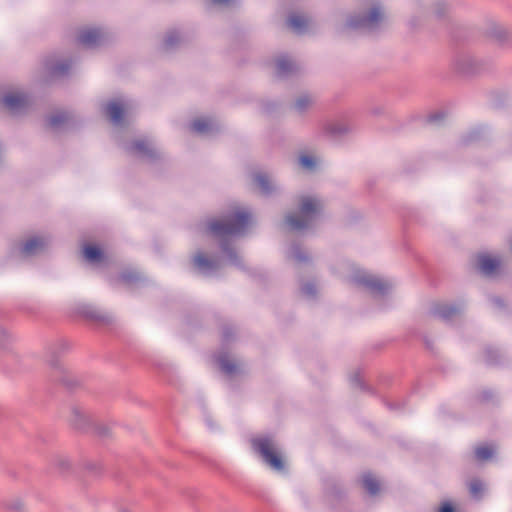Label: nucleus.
Returning <instances> with one entry per match:
<instances>
[{
	"label": "nucleus",
	"instance_id": "a878e982",
	"mask_svg": "<svg viewBox=\"0 0 512 512\" xmlns=\"http://www.w3.org/2000/svg\"><path fill=\"white\" fill-rule=\"evenodd\" d=\"M483 491H484V485L481 481L473 480L470 483V493L473 497L479 498Z\"/></svg>",
	"mask_w": 512,
	"mask_h": 512
},
{
	"label": "nucleus",
	"instance_id": "9d476101",
	"mask_svg": "<svg viewBox=\"0 0 512 512\" xmlns=\"http://www.w3.org/2000/svg\"><path fill=\"white\" fill-rule=\"evenodd\" d=\"M429 13L437 20L446 19L449 17L450 5L445 0H436L430 5Z\"/></svg>",
	"mask_w": 512,
	"mask_h": 512
},
{
	"label": "nucleus",
	"instance_id": "ddd939ff",
	"mask_svg": "<svg viewBox=\"0 0 512 512\" xmlns=\"http://www.w3.org/2000/svg\"><path fill=\"white\" fill-rule=\"evenodd\" d=\"M128 149L141 157L153 156L154 152L152 144L145 139L135 141Z\"/></svg>",
	"mask_w": 512,
	"mask_h": 512
},
{
	"label": "nucleus",
	"instance_id": "aec40b11",
	"mask_svg": "<svg viewBox=\"0 0 512 512\" xmlns=\"http://www.w3.org/2000/svg\"><path fill=\"white\" fill-rule=\"evenodd\" d=\"M434 314L443 319H450L457 313L455 306L450 304H439L434 308Z\"/></svg>",
	"mask_w": 512,
	"mask_h": 512
},
{
	"label": "nucleus",
	"instance_id": "a19ab883",
	"mask_svg": "<svg viewBox=\"0 0 512 512\" xmlns=\"http://www.w3.org/2000/svg\"><path fill=\"white\" fill-rule=\"evenodd\" d=\"M30 246V242H27L26 245H25V249H28Z\"/></svg>",
	"mask_w": 512,
	"mask_h": 512
},
{
	"label": "nucleus",
	"instance_id": "cd10ccee",
	"mask_svg": "<svg viewBox=\"0 0 512 512\" xmlns=\"http://www.w3.org/2000/svg\"><path fill=\"white\" fill-rule=\"evenodd\" d=\"M487 24H488L487 29H489L490 32H504L505 31V27L501 23L497 22L494 19H489L487 21Z\"/></svg>",
	"mask_w": 512,
	"mask_h": 512
},
{
	"label": "nucleus",
	"instance_id": "58836bf2",
	"mask_svg": "<svg viewBox=\"0 0 512 512\" xmlns=\"http://www.w3.org/2000/svg\"><path fill=\"white\" fill-rule=\"evenodd\" d=\"M227 256L228 258L230 259L231 262H235L236 260V256L234 255V253L230 250L227 251Z\"/></svg>",
	"mask_w": 512,
	"mask_h": 512
},
{
	"label": "nucleus",
	"instance_id": "72a5a7b5",
	"mask_svg": "<svg viewBox=\"0 0 512 512\" xmlns=\"http://www.w3.org/2000/svg\"><path fill=\"white\" fill-rule=\"evenodd\" d=\"M292 257H293L295 260H297V261H303V260H305V259H306V258H305V256H304L301 252H299L298 250H295V251L293 252Z\"/></svg>",
	"mask_w": 512,
	"mask_h": 512
},
{
	"label": "nucleus",
	"instance_id": "dca6fc26",
	"mask_svg": "<svg viewBox=\"0 0 512 512\" xmlns=\"http://www.w3.org/2000/svg\"><path fill=\"white\" fill-rule=\"evenodd\" d=\"M276 67L280 77L288 76L296 70V64L286 56L277 60Z\"/></svg>",
	"mask_w": 512,
	"mask_h": 512
},
{
	"label": "nucleus",
	"instance_id": "f257e3e1",
	"mask_svg": "<svg viewBox=\"0 0 512 512\" xmlns=\"http://www.w3.org/2000/svg\"><path fill=\"white\" fill-rule=\"evenodd\" d=\"M251 214L246 210H236L226 215L221 220H213L208 229L212 235L218 238L241 235L251 224Z\"/></svg>",
	"mask_w": 512,
	"mask_h": 512
},
{
	"label": "nucleus",
	"instance_id": "b1692460",
	"mask_svg": "<svg viewBox=\"0 0 512 512\" xmlns=\"http://www.w3.org/2000/svg\"><path fill=\"white\" fill-rule=\"evenodd\" d=\"M299 163L303 169L311 171L317 166L318 159L312 155H302L299 158Z\"/></svg>",
	"mask_w": 512,
	"mask_h": 512
},
{
	"label": "nucleus",
	"instance_id": "c85d7f7f",
	"mask_svg": "<svg viewBox=\"0 0 512 512\" xmlns=\"http://www.w3.org/2000/svg\"><path fill=\"white\" fill-rule=\"evenodd\" d=\"M310 103L311 99L308 96H302L296 101L295 106L299 111H302L309 106Z\"/></svg>",
	"mask_w": 512,
	"mask_h": 512
},
{
	"label": "nucleus",
	"instance_id": "c9c22d12",
	"mask_svg": "<svg viewBox=\"0 0 512 512\" xmlns=\"http://www.w3.org/2000/svg\"><path fill=\"white\" fill-rule=\"evenodd\" d=\"M33 245H34V252H35L38 248L42 247L43 243L40 241V239L38 237L34 236Z\"/></svg>",
	"mask_w": 512,
	"mask_h": 512
},
{
	"label": "nucleus",
	"instance_id": "f704fd0d",
	"mask_svg": "<svg viewBox=\"0 0 512 512\" xmlns=\"http://www.w3.org/2000/svg\"><path fill=\"white\" fill-rule=\"evenodd\" d=\"M439 512H454V509L449 503H445L442 505Z\"/></svg>",
	"mask_w": 512,
	"mask_h": 512
},
{
	"label": "nucleus",
	"instance_id": "412c9836",
	"mask_svg": "<svg viewBox=\"0 0 512 512\" xmlns=\"http://www.w3.org/2000/svg\"><path fill=\"white\" fill-rule=\"evenodd\" d=\"M287 22L290 28L303 29L308 26L309 19L301 14H293L288 18Z\"/></svg>",
	"mask_w": 512,
	"mask_h": 512
},
{
	"label": "nucleus",
	"instance_id": "f3484780",
	"mask_svg": "<svg viewBox=\"0 0 512 512\" xmlns=\"http://www.w3.org/2000/svg\"><path fill=\"white\" fill-rule=\"evenodd\" d=\"M71 67H72L71 62L60 61V62L50 65L49 72H50L51 76H53L55 78H61V77L66 76L69 73Z\"/></svg>",
	"mask_w": 512,
	"mask_h": 512
},
{
	"label": "nucleus",
	"instance_id": "2f4dec72",
	"mask_svg": "<svg viewBox=\"0 0 512 512\" xmlns=\"http://www.w3.org/2000/svg\"><path fill=\"white\" fill-rule=\"evenodd\" d=\"M10 508L14 511H20L23 508V503L19 500H16L11 503Z\"/></svg>",
	"mask_w": 512,
	"mask_h": 512
},
{
	"label": "nucleus",
	"instance_id": "f03ea898",
	"mask_svg": "<svg viewBox=\"0 0 512 512\" xmlns=\"http://www.w3.org/2000/svg\"><path fill=\"white\" fill-rule=\"evenodd\" d=\"M323 209V201L315 196L301 198L299 213L288 215L286 225L292 231H303L310 228Z\"/></svg>",
	"mask_w": 512,
	"mask_h": 512
},
{
	"label": "nucleus",
	"instance_id": "39448f33",
	"mask_svg": "<svg viewBox=\"0 0 512 512\" xmlns=\"http://www.w3.org/2000/svg\"><path fill=\"white\" fill-rule=\"evenodd\" d=\"M384 13L379 5H374L369 13L357 20L352 21L354 27L370 28L383 19Z\"/></svg>",
	"mask_w": 512,
	"mask_h": 512
},
{
	"label": "nucleus",
	"instance_id": "6e6552de",
	"mask_svg": "<svg viewBox=\"0 0 512 512\" xmlns=\"http://www.w3.org/2000/svg\"><path fill=\"white\" fill-rule=\"evenodd\" d=\"M126 104L122 100H114L107 104L106 113L109 115L111 121L118 125L121 123Z\"/></svg>",
	"mask_w": 512,
	"mask_h": 512
},
{
	"label": "nucleus",
	"instance_id": "a211bd4d",
	"mask_svg": "<svg viewBox=\"0 0 512 512\" xmlns=\"http://www.w3.org/2000/svg\"><path fill=\"white\" fill-rule=\"evenodd\" d=\"M83 255L90 263H98L103 258L102 251L95 245H85L83 248Z\"/></svg>",
	"mask_w": 512,
	"mask_h": 512
},
{
	"label": "nucleus",
	"instance_id": "393cba45",
	"mask_svg": "<svg viewBox=\"0 0 512 512\" xmlns=\"http://www.w3.org/2000/svg\"><path fill=\"white\" fill-rule=\"evenodd\" d=\"M220 368L227 374H231L235 371V364L230 361L227 357H219L217 360Z\"/></svg>",
	"mask_w": 512,
	"mask_h": 512
},
{
	"label": "nucleus",
	"instance_id": "20e7f679",
	"mask_svg": "<svg viewBox=\"0 0 512 512\" xmlns=\"http://www.w3.org/2000/svg\"><path fill=\"white\" fill-rule=\"evenodd\" d=\"M252 446L271 469L278 472L283 471L284 462L279 447L273 438L264 435L258 436L252 439Z\"/></svg>",
	"mask_w": 512,
	"mask_h": 512
},
{
	"label": "nucleus",
	"instance_id": "6ab92c4d",
	"mask_svg": "<svg viewBox=\"0 0 512 512\" xmlns=\"http://www.w3.org/2000/svg\"><path fill=\"white\" fill-rule=\"evenodd\" d=\"M364 488L371 495H376L380 490V484L377 479L370 473L364 474L362 477Z\"/></svg>",
	"mask_w": 512,
	"mask_h": 512
},
{
	"label": "nucleus",
	"instance_id": "423d86ee",
	"mask_svg": "<svg viewBox=\"0 0 512 512\" xmlns=\"http://www.w3.org/2000/svg\"><path fill=\"white\" fill-rule=\"evenodd\" d=\"M500 267V260L488 254H481L477 257V269L486 276H492Z\"/></svg>",
	"mask_w": 512,
	"mask_h": 512
},
{
	"label": "nucleus",
	"instance_id": "7ed1b4c3",
	"mask_svg": "<svg viewBox=\"0 0 512 512\" xmlns=\"http://www.w3.org/2000/svg\"><path fill=\"white\" fill-rule=\"evenodd\" d=\"M344 277L351 283L367 288L373 294H383L388 290L389 284L377 276L356 269L351 264L342 267Z\"/></svg>",
	"mask_w": 512,
	"mask_h": 512
},
{
	"label": "nucleus",
	"instance_id": "9b49d317",
	"mask_svg": "<svg viewBox=\"0 0 512 512\" xmlns=\"http://www.w3.org/2000/svg\"><path fill=\"white\" fill-rule=\"evenodd\" d=\"M254 182L264 195H269L276 188L275 183L266 173H256L254 175Z\"/></svg>",
	"mask_w": 512,
	"mask_h": 512
},
{
	"label": "nucleus",
	"instance_id": "4be33fe9",
	"mask_svg": "<svg viewBox=\"0 0 512 512\" xmlns=\"http://www.w3.org/2000/svg\"><path fill=\"white\" fill-rule=\"evenodd\" d=\"M495 453V449L492 445H481L475 449V457L479 461H485L490 458Z\"/></svg>",
	"mask_w": 512,
	"mask_h": 512
},
{
	"label": "nucleus",
	"instance_id": "5701e85b",
	"mask_svg": "<svg viewBox=\"0 0 512 512\" xmlns=\"http://www.w3.org/2000/svg\"><path fill=\"white\" fill-rule=\"evenodd\" d=\"M491 42L499 47H512V34H491Z\"/></svg>",
	"mask_w": 512,
	"mask_h": 512
},
{
	"label": "nucleus",
	"instance_id": "79ce46f5",
	"mask_svg": "<svg viewBox=\"0 0 512 512\" xmlns=\"http://www.w3.org/2000/svg\"><path fill=\"white\" fill-rule=\"evenodd\" d=\"M120 512H130V511H128L126 509H122Z\"/></svg>",
	"mask_w": 512,
	"mask_h": 512
},
{
	"label": "nucleus",
	"instance_id": "f8f14e48",
	"mask_svg": "<svg viewBox=\"0 0 512 512\" xmlns=\"http://www.w3.org/2000/svg\"><path fill=\"white\" fill-rule=\"evenodd\" d=\"M216 128L215 122L210 118H198L191 123V130L199 134H207Z\"/></svg>",
	"mask_w": 512,
	"mask_h": 512
},
{
	"label": "nucleus",
	"instance_id": "e433bc0d",
	"mask_svg": "<svg viewBox=\"0 0 512 512\" xmlns=\"http://www.w3.org/2000/svg\"><path fill=\"white\" fill-rule=\"evenodd\" d=\"M212 1H213V3L218 4V5H227L230 2V0H212Z\"/></svg>",
	"mask_w": 512,
	"mask_h": 512
},
{
	"label": "nucleus",
	"instance_id": "7c9ffc66",
	"mask_svg": "<svg viewBox=\"0 0 512 512\" xmlns=\"http://www.w3.org/2000/svg\"><path fill=\"white\" fill-rule=\"evenodd\" d=\"M302 292L306 296L311 297L315 294L316 288L313 283H307V284L303 285Z\"/></svg>",
	"mask_w": 512,
	"mask_h": 512
},
{
	"label": "nucleus",
	"instance_id": "2eb2a0df",
	"mask_svg": "<svg viewBox=\"0 0 512 512\" xmlns=\"http://www.w3.org/2000/svg\"><path fill=\"white\" fill-rule=\"evenodd\" d=\"M105 34H80L77 41L85 48H95L103 42Z\"/></svg>",
	"mask_w": 512,
	"mask_h": 512
},
{
	"label": "nucleus",
	"instance_id": "37998d69",
	"mask_svg": "<svg viewBox=\"0 0 512 512\" xmlns=\"http://www.w3.org/2000/svg\"><path fill=\"white\" fill-rule=\"evenodd\" d=\"M64 462H65L66 466H69V462L68 461L65 460Z\"/></svg>",
	"mask_w": 512,
	"mask_h": 512
},
{
	"label": "nucleus",
	"instance_id": "0eeeda50",
	"mask_svg": "<svg viewBox=\"0 0 512 512\" xmlns=\"http://www.w3.org/2000/svg\"><path fill=\"white\" fill-rule=\"evenodd\" d=\"M26 101L27 97L19 92H10L2 99L3 106L9 111H16L22 108Z\"/></svg>",
	"mask_w": 512,
	"mask_h": 512
},
{
	"label": "nucleus",
	"instance_id": "4c0bfd02",
	"mask_svg": "<svg viewBox=\"0 0 512 512\" xmlns=\"http://www.w3.org/2000/svg\"><path fill=\"white\" fill-rule=\"evenodd\" d=\"M174 36H175V35H171L170 37H168V38L166 39V41H165V42H166V45H167V46H172V45H173V43H174V38H175Z\"/></svg>",
	"mask_w": 512,
	"mask_h": 512
},
{
	"label": "nucleus",
	"instance_id": "c756f323",
	"mask_svg": "<svg viewBox=\"0 0 512 512\" xmlns=\"http://www.w3.org/2000/svg\"><path fill=\"white\" fill-rule=\"evenodd\" d=\"M65 118L66 117L64 114H57V115L50 117L49 123L52 127H57V126H59L60 123H62L65 120Z\"/></svg>",
	"mask_w": 512,
	"mask_h": 512
},
{
	"label": "nucleus",
	"instance_id": "ea45409f",
	"mask_svg": "<svg viewBox=\"0 0 512 512\" xmlns=\"http://www.w3.org/2000/svg\"><path fill=\"white\" fill-rule=\"evenodd\" d=\"M73 414L75 416V419L83 416V413L79 409H74Z\"/></svg>",
	"mask_w": 512,
	"mask_h": 512
},
{
	"label": "nucleus",
	"instance_id": "bb28decb",
	"mask_svg": "<svg viewBox=\"0 0 512 512\" xmlns=\"http://www.w3.org/2000/svg\"><path fill=\"white\" fill-rule=\"evenodd\" d=\"M79 313L84 315L87 318H96L97 317V312L90 305H87V304H83L79 308Z\"/></svg>",
	"mask_w": 512,
	"mask_h": 512
},
{
	"label": "nucleus",
	"instance_id": "4468645a",
	"mask_svg": "<svg viewBox=\"0 0 512 512\" xmlns=\"http://www.w3.org/2000/svg\"><path fill=\"white\" fill-rule=\"evenodd\" d=\"M350 130L351 126L343 121H331L325 126L326 133L334 137L342 136Z\"/></svg>",
	"mask_w": 512,
	"mask_h": 512
},
{
	"label": "nucleus",
	"instance_id": "1a4fd4ad",
	"mask_svg": "<svg viewBox=\"0 0 512 512\" xmlns=\"http://www.w3.org/2000/svg\"><path fill=\"white\" fill-rule=\"evenodd\" d=\"M195 267L205 275L213 273L218 268V262L207 259L202 253L195 255L193 259Z\"/></svg>",
	"mask_w": 512,
	"mask_h": 512
},
{
	"label": "nucleus",
	"instance_id": "473e14b6",
	"mask_svg": "<svg viewBox=\"0 0 512 512\" xmlns=\"http://www.w3.org/2000/svg\"><path fill=\"white\" fill-rule=\"evenodd\" d=\"M103 31V28L102 27H99V26H90V27H87L85 28L84 30H82L81 32H90V33H93V32H102Z\"/></svg>",
	"mask_w": 512,
	"mask_h": 512
}]
</instances>
